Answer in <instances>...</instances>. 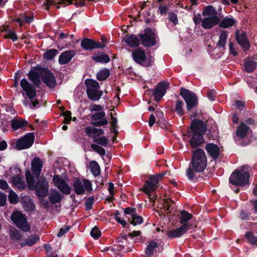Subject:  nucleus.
I'll return each instance as SVG.
<instances>
[{"label": "nucleus", "instance_id": "29", "mask_svg": "<svg viewBox=\"0 0 257 257\" xmlns=\"http://www.w3.org/2000/svg\"><path fill=\"white\" fill-rule=\"evenodd\" d=\"M206 149L212 158L216 159L218 157L219 149L217 145L212 144H208L206 146Z\"/></svg>", "mask_w": 257, "mask_h": 257}, {"label": "nucleus", "instance_id": "12", "mask_svg": "<svg viewBox=\"0 0 257 257\" xmlns=\"http://www.w3.org/2000/svg\"><path fill=\"white\" fill-rule=\"evenodd\" d=\"M141 43L145 47H150L156 44V35L150 29L145 30L144 33L139 35Z\"/></svg>", "mask_w": 257, "mask_h": 257}, {"label": "nucleus", "instance_id": "40", "mask_svg": "<svg viewBox=\"0 0 257 257\" xmlns=\"http://www.w3.org/2000/svg\"><path fill=\"white\" fill-rule=\"evenodd\" d=\"M90 168L91 173L94 176H98L100 173V168L98 164L95 161H92L90 163Z\"/></svg>", "mask_w": 257, "mask_h": 257}, {"label": "nucleus", "instance_id": "2", "mask_svg": "<svg viewBox=\"0 0 257 257\" xmlns=\"http://www.w3.org/2000/svg\"><path fill=\"white\" fill-rule=\"evenodd\" d=\"M191 126L192 137L190 144L192 147L195 148L203 143V135L206 133L207 126L203 121L198 119L193 120Z\"/></svg>", "mask_w": 257, "mask_h": 257}, {"label": "nucleus", "instance_id": "43", "mask_svg": "<svg viewBox=\"0 0 257 257\" xmlns=\"http://www.w3.org/2000/svg\"><path fill=\"white\" fill-rule=\"evenodd\" d=\"M93 141L103 147H106L108 144V140L104 136L94 137L93 139Z\"/></svg>", "mask_w": 257, "mask_h": 257}, {"label": "nucleus", "instance_id": "56", "mask_svg": "<svg viewBox=\"0 0 257 257\" xmlns=\"http://www.w3.org/2000/svg\"><path fill=\"white\" fill-rule=\"evenodd\" d=\"M71 113L70 111H66L63 113V115L64 116L63 123L65 124L69 123L71 120Z\"/></svg>", "mask_w": 257, "mask_h": 257}, {"label": "nucleus", "instance_id": "13", "mask_svg": "<svg viewBox=\"0 0 257 257\" xmlns=\"http://www.w3.org/2000/svg\"><path fill=\"white\" fill-rule=\"evenodd\" d=\"M35 139L33 133H28L23 137L18 140L16 143V147L18 150H23L29 148L34 143Z\"/></svg>", "mask_w": 257, "mask_h": 257}, {"label": "nucleus", "instance_id": "58", "mask_svg": "<svg viewBox=\"0 0 257 257\" xmlns=\"http://www.w3.org/2000/svg\"><path fill=\"white\" fill-rule=\"evenodd\" d=\"M124 212L126 214L130 215L131 217L137 213L136 209L131 207H127L125 208Z\"/></svg>", "mask_w": 257, "mask_h": 257}, {"label": "nucleus", "instance_id": "62", "mask_svg": "<svg viewBox=\"0 0 257 257\" xmlns=\"http://www.w3.org/2000/svg\"><path fill=\"white\" fill-rule=\"evenodd\" d=\"M202 19L201 17V15L198 14L197 15H194L193 18V21L196 25H199L200 23H201Z\"/></svg>", "mask_w": 257, "mask_h": 257}, {"label": "nucleus", "instance_id": "24", "mask_svg": "<svg viewBox=\"0 0 257 257\" xmlns=\"http://www.w3.org/2000/svg\"><path fill=\"white\" fill-rule=\"evenodd\" d=\"M75 55L73 50L66 51L63 52L59 57V63L61 65L67 64Z\"/></svg>", "mask_w": 257, "mask_h": 257}, {"label": "nucleus", "instance_id": "19", "mask_svg": "<svg viewBox=\"0 0 257 257\" xmlns=\"http://www.w3.org/2000/svg\"><path fill=\"white\" fill-rule=\"evenodd\" d=\"M42 79L43 82L50 88L54 87L56 84L55 76L48 70H43Z\"/></svg>", "mask_w": 257, "mask_h": 257}, {"label": "nucleus", "instance_id": "11", "mask_svg": "<svg viewBox=\"0 0 257 257\" xmlns=\"http://www.w3.org/2000/svg\"><path fill=\"white\" fill-rule=\"evenodd\" d=\"M180 94L185 100L187 104V109L188 111L197 106L198 99L195 93L188 89L181 88Z\"/></svg>", "mask_w": 257, "mask_h": 257}, {"label": "nucleus", "instance_id": "36", "mask_svg": "<svg viewBox=\"0 0 257 257\" xmlns=\"http://www.w3.org/2000/svg\"><path fill=\"white\" fill-rule=\"evenodd\" d=\"M192 217V215L185 210L180 211V216L179 222L180 223L184 224L191 219Z\"/></svg>", "mask_w": 257, "mask_h": 257}, {"label": "nucleus", "instance_id": "61", "mask_svg": "<svg viewBox=\"0 0 257 257\" xmlns=\"http://www.w3.org/2000/svg\"><path fill=\"white\" fill-rule=\"evenodd\" d=\"M119 212L117 211H116L114 214V218L118 222L120 223L121 225L125 226L126 224V221L124 220L121 219L119 217Z\"/></svg>", "mask_w": 257, "mask_h": 257}, {"label": "nucleus", "instance_id": "14", "mask_svg": "<svg viewBox=\"0 0 257 257\" xmlns=\"http://www.w3.org/2000/svg\"><path fill=\"white\" fill-rule=\"evenodd\" d=\"M191 225L189 223H185L176 229L168 231L167 235L172 238L180 237L190 229Z\"/></svg>", "mask_w": 257, "mask_h": 257}, {"label": "nucleus", "instance_id": "41", "mask_svg": "<svg viewBox=\"0 0 257 257\" xmlns=\"http://www.w3.org/2000/svg\"><path fill=\"white\" fill-rule=\"evenodd\" d=\"M12 182L19 189H23L25 187L24 181L22 180V178L18 175L15 176L12 179Z\"/></svg>", "mask_w": 257, "mask_h": 257}, {"label": "nucleus", "instance_id": "3", "mask_svg": "<svg viewBox=\"0 0 257 257\" xmlns=\"http://www.w3.org/2000/svg\"><path fill=\"white\" fill-rule=\"evenodd\" d=\"M25 176L29 189L35 190L40 197L47 195L48 191V182L45 178L38 179V181L35 183L34 178L29 170L26 171Z\"/></svg>", "mask_w": 257, "mask_h": 257}, {"label": "nucleus", "instance_id": "23", "mask_svg": "<svg viewBox=\"0 0 257 257\" xmlns=\"http://www.w3.org/2000/svg\"><path fill=\"white\" fill-rule=\"evenodd\" d=\"M28 125V122L21 117H16L11 120V127L13 131H16L18 130H24Z\"/></svg>", "mask_w": 257, "mask_h": 257}, {"label": "nucleus", "instance_id": "22", "mask_svg": "<svg viewBox=\"0 0 257 257\" xmlns=\"http://www.w3.org/2000/svg\"><path fill=\"white\" fill-rule=\"evenodd\" d=\"M43 163L39 158L35 157L31 162V170L33 174L38 178L40 174Z\"/></svg>", "mask_w": 257, "mask_h": 257}, {"label": "nucleus", "instance_id": "21", "mask_svg": "<svg viewBox=\"0 0 257 257\" xmlns=\"http://www.w3.org/2000/svg\"><path fill=\"white\" fill-rule=\"evenodd\" d=\"M169 83L167 82H162L159 84L153 92L155 99L158 101L166 93V89L169 86Z\"/></svg>", "mask_w": 257, "mask_h": 257}, {"label": "nucleus", "instance_id": "18", "mask_svg": "<svg viewBox=\"0 0 257 257\" xmlns=\"http://www.w3.org/2000/svg\"><path fill=\"white\" fill-rule=\"evenodd\" d=\"M20 85L30 99H32L36 96V91L35 88L26 79H23L21 81Z\"/></svg>", "mask_w": 257, "mask_h": 257}, {"label": "nucleus", "instance_id": "38", "mask_svg": "<svg viewBox=\"0 0 257 257\" xmlns=\"http://www.w3.org/2000/svg\"><path fill=\"white\" fill-rule=\"evenodd\" d=\"M49 199L52 203L55 204L61 201L62 196L58 191H55L51 193L49 196Z\"/></svg>", "mask_w": 257, "mask_h": 257}, {"label": "nucleus", "instance_id": "45", "mask_svg": "<svg viewBox=\"0 0 257 257\" xmlns=\"http://www.w3.org/2000/svg\"><path fill=\"white\" fill-rule=\"evenodd\" d=\"M183 105L184 103L182 100H178L175 103V111L180 116L184 114Z\"/></svg>", "mask_w": 257, "mask_h": 257}, {"label": "nucleus", "instance_id": "47", "mask_svg": "<svg viewBox=\"0 0 257 257\" xmlns=\"http://www.w3.org/2000/svg\"><path fill=\"white\" fill-rule=\"evenodd\" d=\"M9 200L11 204H16L18 202L19 198L17 194L13 190H10L9 194Z\"/></svg>", "mask_w": 257, "mask_h": 257}, {"label": "nucleus", "instance_id": "48", "mask_svg": "<svg viewBox=\"0 0 257 257\" xmlns=\"http://www.w3.org/2000/svg\"><path fill=\"white\" fill-rule=\"evenodd\" d=\"M58 51L55 49H52L47 51L44 54V57L47 60L52 59L57 54Z\"/></svg>", "mask_w": 257, "mask_h": 257}, {"label": "nucleus", "instance_id": "1", "mask_svg": "<svg viewBox=\"0 0 257 257\" xmlns=\"http://www.w3.org/2000/svg\"><path fill=\"white\" fill-rule=\"evenodd\" d=\"M207 166V158L204 151L200 149L193 152L191 161L186 170L188 178L192 180L196 177V173L203 172Z\"/></svg>", "mask_w": 257, "mask_h": 257}, {"label": "nucleus", "instance_id": "49", "mask_svg": "<svg viewBox=\"0 0 257 257\" xmlns=\"http://www.w3.org/2000/svg\"><path fill=\"white\" fill-rule=\"evenodd\" d=\"M94 0H67L68 5L74 4L77 7H81L85 6L87 1H94Z\"/></svg>", "mask_w": 257, "mask_h": 257}, {"label": "nucleus", "instance_id": "54", "mask_svg": "<svg viewBox=\"0 0 257 257\" xmlns=\"http://www.w3.org/2000/svg\"><path fill=\"white\" fill-rule=\"evenodd\" d=\"M168 10V7L164 4H161L158 8V12L161 15H164L167 14Z\"/></svg>", "mask_w": 257, "mask_h": 257}, {"label": "nucleus", "instance_id": "55", "mask_svg": "<svg viewBox=\"0 0 257 257\" xmlns=\"http://www.w3.org/2000/svg\"><path fill=\"white\" fill-rule=\"evenodd\" d=\"M23 205L26 210L28 211H33L35 208V205L31 200H29L28 202H25Z\"/></svg>", "mask_w": 257, "mask_h": 257}, {"label": "nucleus", "instance_id": "64", "mask_svg": "<svg viewBox=\"0 0 257 257\" xmlns=\"http://www.w3.org/2000/svg\"><path fill=\"white\" fill-rule=\"evenodd\" d=\"M7 198L6 194L0 193V206H4L6 202Z\"/></svg>", "mask_w": 257, "mask_h": 257}, {"label": "nucleus", "instance_id": "15", "mask_svg": "<svg viewBox=\"0 0 257 257\" xmlns=\"http://www.w3.org/2000/svg\"><path fill=\"white\" fill-rule=\"evenodd\" d=\"M105 113L104 111H99L95 113H91L90 117L92 121V124L96 126H100L107 124L108 121L104 117Z\"/></svg>", "mask_w": 257, "mask_h": 257}, {"label": "nucleus", "instance_id": "9", "mask_svg": "<svg viewBox=\"0 0 257 257\" xmlns=\"http://www.w3.org/2000/svg\"><path fill=\"white\" fill-rule=\"evenodd\" d=\"M73 187L77 195H82L85 192H90L92 190L91 182L86 179L76 178L73 182Z\"/></svg>", "mask_w": 257, "mask_h": 257}, {"label": "nucleus", "instance_id": "39", "mask_svg": "<svg viewBox=\"0 0 257 257\" xmlns=\"http://www.w3.org/2000/svg\"><path fill=\"white\" fill-rule=\"evenodd\" d=\"M228 38V34L226 31H223L221 32L219 37V40L218 42L217 46L218 47L224 48L225 47L227 39Z\"/></svg>", "mask_w": 257, "mask_h": 257}, {"label": "nucleus", "instance_id": "10", "mask_svg": "<svg viewBox=\"0 0 257 257\" xmlns=\"http://www.w3.org/2000/svg\"><path fill=\"white\" fill-rule=\"evenodd\" d=\"M13 222L24 232H28L30 230V226L29 224L26 216L19 211L14 212L11 216Z\"/></svg>", "mask_w": 257, "mask_h": 257}, {"label": "nucleus", "instance_id": "7", "mask_svg": "<svg viewBox=\"0 0 257 257\" xmlns=\"http://www.w3.org/2000/svg\"><path fill=\"white\" fill-rule=\"evenodd\" d=\"M85 83L88 98L92 100H98L102 95V92L98 90L99 83L96 81L92 79L86 80Z\"/></svg>", "mask_w": 257, "mask_h": 257}, {"label": "nucleus", "instance_id": "44", "mask_svg": "<svg viewBox=\"0 0 257 257\" xmlns=\"http://www.w3.org/2000/svg\"><path fill=\"white\" fill-rule=\"evenodd\" d=\"M93 60L96 62L108 63L110 61L109 56L107 55H95L92 57Z\"/></svg>", "mask_w": 257, "mask_h": 257}, {"label": "nucleus", "instance_id": "20", "mask_svg": "<svg viewBox=\"0 0 257 257\" xmlns=\"http://www.w3.org/2000/svg\"><path fill=\"white\" fill-rule=\"evenodd\" d=\"M236 39L238 44L243 48L244 51L249 48V43L246 38V34L244 32L237 30L236 32Z\"/></svg>", "mask_w": 257, "mask_h": 257}, {"label": "nucleus", "instance_id": "27", "mask_svg": "<svg viewBox=\"0 0 257 257\" xmlns=\"http://www.w3.org/2000/svg\"><path fill=\"white\" fill-rule=\"evenodd\" d=\"M85 132L90 137H97L104 134V131L94 126H88L85 128Z\"/></svg>", "mask_w": 257, "mask_h": 257}, {"label": "nucleus", "instance_id": "59", "mask_svg": "<svg viewBox=\"0 0 257 257\" xmlns=\"http://www.w3.org/2000/svg\"><path fill=\"white\" fill-rule=\"evenodd\" d=\"M70 229L69 226H65L63 228L60 229L59 232L57 233V236L60 237L66 233Z\"/></svg>", "mask_w": 257, "mask_h": 257}, {"label": "nucleus", "instance_id": "25", "mask_svg": "<svg viewBox=\"0 0 257 257\" xmlns=\"http://www.w3.org/2000/svg\"><path fill=\"white\" fill-rule=\"evenodd\" d=\"M43 72V70L40 71L39 70L37 71L32 70L29 72L28 77L34 85L38 86L40 84V76L42 77V73Z\"/></svg>", "mask_w": 257, "mask_h": 257}, {"label": "nucleus", "instance_id": "34", "mask_svg": "<svg viewBox=\"0 0 257 257\" xmlns=\"http://www.w3.org/2000/svg\"><path fill=\"white\" fill-rule=\"evenodd\" d=\"M10 239L12 240L18 241L22 239L23 236L15 227H12L9 232Z\"/></svg>", "mask_w": 257, "mask_h": 257}, {"label": "nucleus", "instance_id": "57", "mask_svg": "<svg viewBox=\"0 0 257 257\" xmlns=\"http://www.w3.org/2000/svg\"><path fill=\"white\" fill-rule=\"evenodd\" d=\"M168 18L169 20L174 25H176L178 23V18L175 13L173 12L169 13L168 15Z\"/></svg>", "mask_w": 257, "mask_h": 257}, {"label": "nucleus", "instance_id": "52", "mask_svg": "<svg viewBox=\"0 0 257 257\" xmlns=\"http://www.w3.org/2000/svg\"><path fill=\"white\" fill-rule=\"evenodd\" d=\"M163 202H164V205H163V207H164V211L165 212V213H167V214H169V213H170V203H172L173 202V201L171 200L170 198H167V199H164L163 200Z\"/></svg>", "mask_w": 257, "mask_h": 257}, {"label": "nucleus", "instance_id": "35", "mask_svg": "<svg viewBox=\"0 0 257 257\" xmlns=\"http://www.w3.org/2000/svg\"><path fill=\"white\" fill-rule=\"evenodd\" d=\"M256 67V63L255 61L250 59H246L244 61V69L246 72H252Z\"/></svg>", "mask_w": 257, "mask_h": 257}, {"label": "nucleus", "instance_id": "50", "mask_svg": "<svg viewBox=\"0 0 257 257\" xmlns=\"http://www.w3.org/2000/svg\"><path fill=\"white\" fill-rule=\"evenodd\" d=\"M247 241L251 244L257 243V236H254L252 232H247L245 234Z\"/></svg>", "mask_w": 257, "mask_h": 257}, {"label": "nucleus", "instance_id": "28", "mask_svg": "<svg viewBox=\"0 0 257 257\" xmlns=\"http://www.w3.org/2000/svg\"><path fill=\"white\" fill-rule=\"evenodd\" d=\"M236 23V19L232 17H226L220 20L218 24L219 26L223 28H228L234 26Z\"/></svg>", "mask_w": 257, "mask_h": 257}, {"label": "nucleus", "instance_id": "32", "mask_svg": "<svg viewBox=\"0 0 257 257\" xmlns=\"http://www.w3.org/2000/svg\"><path fill=\"white\" fill-rule=\"evenodd\" d=\"M248 130V127L244 123L241 122L237 127L236 136L240 138H243L246 136Z\"/></svg>", "mask_w": 257, "mask_h": 257}, {"label": "nucleus", "instance_id": "37", "mask_svg": "<svg viewBox=\"0 0 257 257\" xmlns=\"http://www.w3.org/2000/svg\"><path fill=\"white\" fill-rule=\"evenodd\" d=\"M65 0H46V2L44 3V5L46 7V9L48 10L49 7L50 5H57V8H59V5L60 4H64L65 6L68 5V2Z\"/></svg>", "mask_w": 257, "mask_h": 257}, {"label": "nucleus", "instance_id": "26", "mask_svg": "<svg viewBox=\"0 0 257 257\" xmlns=\"http://www.w3.org/2000/svg\"><path fill=\"white\" fill-rule=\"evenodd\" d=\"M138 37L135 35H127L123 40L131 47H137L141 43Z\"/></svg>", "mask_w": 257, "mask_h": 257}, {"label": "nucleus", "instance_id": "51", "mask_svg": "<svg viewBox=\"0 0 257 257\" xmlns=\"http://www.w3.org/2000/svg\"><path fill=\"white\" fill-rule=\"evenodd\" d=\"M91 148L93 149V151L97 153L101 156H104L105 154V150L102 147L97 144H92L91 145Z\"/></svg>", "mask_w": 257, "mask_h": 257}, {"label": "nucleus", "instance_id": "31", "mask_svg": "<svg viewBox=\"0 0 257 257\" xmlns=\"http://www.w3.org/2000/svg\"><path fill=\"white\" fill-rule=\"evenodd\" d=\"M0 31L6 32V33L4 36L5 39H11L13 42L16 41L18 39L16 33L14 31L10 30L7 26L0 27Z\"/></svg>", "mask_w": 257, "mask_h": 257}, {"label": "nucleus", "instance_id": "5", "mask_svg": "<svg viewBox=\"0 0 257 257\" xmlns=\"http://www.w3.org/2000/svg\"><path fill=\"white\" fill-rule=\"evenodd\" d=\"M248 167L242 166L239 170H235L230 175L229 182L234 185L244 186L249 184V174Z\"/></svg>", "mask_w": 257, "mask_h": 257}, {"label": "nucleus", "instance_id": "33", "mask_svg": "<svg viewBox=\"0 0 257 257\" xmlns=\"http://www.w3.org/2000/svg\"><path fill=\"white\" fill-rule=\"evenodd\" d=\"M158 246V243L155 240L149 242L145 250L146 254L149 256L152 255Z\"/></svg>", "mask_w": 257, "mask_h": 257}, {"label": "nucleus", "instance_id": "30", "mask_svg": "<svg viewBox=\"0 0 257 257\" xmlns=\"http://www.w3.org/2000/svg\"><path fill=\"white\" fill-rule=\"evenodd\" d=\"M40 239L39 236L37 234H33L30 236L27 239H25V241L20 243L21 247L28 245L31 246L35 244Z\"/></svg>", "mask_w": 257, "mask_h": 257}, {"label": "nucleus", "instance_id": "63", "mask_svg": "<svg viewBox=\"0 0 257 257\" xmlns=\"http://www.w3.org/2000/svg\"><path fill=\"white\" fill-rule=\"evenodd\" d=\"M215 95L216 93L214 90H209L207 94V96L208 98L211 101L214 100Z\"/></svg>", "mask_w": 257, "mask_h": 257}, {"label": "nucleus", "instance_id": "46", "mask_svg": "<svg viewBox=\"0 0 257 257\" xmlns=\"http://www.w3.org/2000/svg\"><path fill=\"white\" fill-rule=\"evenodd\" d=\"M131 218L132 219L131 220V218H128V221L134 225L140 224L143 222V218L138 215L137 213L132 217Z\"/></svg>", "mask_w": 257, "mask_h": 257}, {"label": "nucleus", "instance_id": "16", "mask_svg": "<svg viewBox=\"0 0 257 257\" xmlns=\"http://www.w3.org/2000/svg\"><path fill=\"white\" fill-rule=\"evenodd\" d=\"M53 182L55 186L63 194H69L71 192V188L58 175L53 177Z\"/></svg>", "mask_w": 257, "mask_h": 257}, {"label": "nucleus", "instance_id": "6", "mask_svg": "<svg viewBox=\"0 0 257 257\" xmlns=\"http://www.w3.org/2000/svg\"><path fill=\"white\" fill-rule=\"evenodd\" d=\"M133 60L144 67L151 66L154 64V59L150 55H147L145 50L138 48L132 52Z\"/></svg>", "mask_w": 257, "mask_h": 257}, {"label": "nucleus", "instance_id": "42", "mask_svg": "<svg viewBox=\"0 0 257 257\" xmlns=\"http://www.w3.org/2000/svg\"><path fill=\"white\" fill-rule=\"evenodd\" d=\"M110 75V72L107 69H103L100 71L96 75L97 79L99 81H103L106 79Z\"/></svg>", "mask_w": 257, "mask_h": 257}, {"label": "nucleus", "instance_id": "4", "mask_svg": "<svg viewBox=\"0 0 257 257\" xmlns=\"http://www.w3.org/2000/svg\"><path fill=\"white\" fill-rule=\"evenodd\" d=\"M217 15V12L212 6L209 5L205 7L202 12L204 18L201 21L202 27L205 29H209L218 25L220 19Z\"/></svg>", "mask_w": 257, "mask_h": 257}, {"label": "nucleus", "instance_id": "17", "mask_svg": "<svg viewBox=\"0 0 257 257\" xmlns=\"http://www.w3.org/2000/svg\"><path fill=\"white\" fill-rule=\"evenodd\" d=\"M81 46L85 50H92L95 48H102L105 46V44H101L93 40L85 38L81 41Z\"/></svg>", "mask_w": 257, "mask_h": 257}, {"label": "nucleus", "instance_id": "8", "mask_svg": "<svg viewBox=\"0 0 257 257\" xmlns=\"http://www.w3.org/2000/svg\"><path fill=\"white\" fill-rule=\"evenodd\" d=\"M165 173H161L154 176H151L149 180L145 181V184L141 190L146 194L154 191L158 187L159 181L162 179Z\"/></svg>", "mask_w": 257, "mask_h": 257}, {"label": "nucleus", "instance_id": "53", "mask_svg": "<svg viewBox=\"0 0 257 257\" xmlns=\"http://www.w3.org/2000/svg\"><path fill=\"white\" fill-rule=\"evenodd\" d=\"M90 234L93 238L97 239L100 236L101 232L98 228L95 226L91 229Z\"/></svg>", "mask_w": 257, "mask_h": 257}, {"label": "nucleus", "instance_id": "60", "mask_svg": "<svg viewBox=\"0 0 257 257\" xmlns=\"http://www.w3.org/2000/svg\"><path fill=\"white\" fill-rule=\"evenodd\" d=\"M89 110L91 111H101L102 110V107L100 105L92 104L89 107Z\"/></svg>", "mask_w": 257, "mask_h": 257}]
</instances>
